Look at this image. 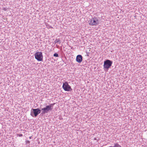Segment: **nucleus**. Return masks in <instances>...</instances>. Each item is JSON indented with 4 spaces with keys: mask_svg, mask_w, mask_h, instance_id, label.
Segmentation results:
<instances>
[{
    "mask_svg": "<svg viewBox=\"0 0 147 147\" xmlns=\"http://www.w3.org/2000/svg\"><path fill=\"white\" fill-rule=\"evenodd\" d=\"M26 143H29V144L30 143V141H28V140H26Z\"/></svg>",
    "mask_w": 147,
    "mask_h": 147,
    "instance_id": "nucleus-11",
    "label": "nucleus"
},
{
    "mask_svg": "<svg viewBox=\"0 0 147 147\" xmlns=\"http://www.w3.org/2000/svg\"><path fill=\"white\" fill-rule=\"evenodd\" d=\"M88 23L90 25L96 26L99 24V21L98 18L94 17L89 20Z\"/></svg>",
    "mask_w": 147,
    "mask_h": 147,
    "instance_id": "nucleus-1",
    "label": "nucleus"
},
{
    "mask_svg": "<svg viewBox=\"0 0 147 147\" xmlns=\"http://www.w3.org/2000/svg\"><path fill=\"white\" fill-rule=\"evenodd\" d=\"M32 137V136H30V137H29V138H30V139Z\"/></svg>",
    "mask_w": 147,
    "mask_h": 147,
    "instance_id": "nucleus-13",
    "label": "nucleus"
},
{
    "mask_svg": "<svg viewBox=\"0 0 147 147\" xmlns=\"http://www.w3.org/2000/svg\"><path fill=\"white\" fill-rule=\"evenodd\" d=\"M30 115H31L32 116V117H33V114H32V113H31V114H30Z\"/></svg>",
    "mask_w": 147,
    "mask_h": 147,
    "instance_id": "nucleus-12",
    "label": "nucleus"
},
{
    "mask_svg": "<svg viewBox=\"0 0 147 147\" xmlns=\"http://www.w3.org/2000/svg\"><path fill=\"white\" fill-rule=\"evenodd\" d=\"M62 87L65 91H71L72 90L70 86L69 85L67 82H65L63 83Z\"/></svg>",
    "mask_w": 147,
    "mask_h": 147,
    "instance_id": "nucleus-5",
    "label": "nucleus"
},
{
    "mask_svg": "<svg viewBox=\"0 0 147 147\" xmlns=\"http://www.w3.org/2000/svg\"><path fill=\"white\" fill-rule=\"evenodd\" d=\"M53 56L54 57H58V54L57 53H55L54 54Z\"/></svg>",
    "mask_w": 147,
    "mask_h": 147,
    "instance_id": "nucleus-9",
    "label": "nucleus"
},
{
    "mask_svg": "<svg viewBox=\"0 0 147 147\" xmlns=\"http://www.w3.org/2000/svg\"><path fill=\"white\" fill-rule=\"evenodd\" d=\"M114 147H121V146L117 144H115V146Z\"/></svg>",
    "mask_w": 147,
    "mask_h": 147,
    "instance_id": "nucleus-8",
    "label": "nucleus"
},
{
    "mask_svg": "<svg viewBox=\"0 0 147 147\" xmlns=\"http://www.w3.org/2000/svg\"><path fill=\"white\" fill-rule=\"evenodd\" d=\"M82 60V57L81 55H78L77 56L76 58V61L79 63H81Z\"/></svg>",
    "mask_w": 147,
    "mask_h": 147,
    "instance_id": "nucleus-7",
    "label": "nucleus"
},
{
    "mask_svg": "<svg viewBox=\"0 0 147 147\" xmlns=\"http://www.w3.org/2000/svg\"><path fill=\"white\" fill-rule=\"evenodd\" d=\"M33 113L35 117H36L41 112V110L38 108L36 109H32Z\"/></svg>",
    "mask_w": 147,
    "mask_h": 147,
    "instance_id": "nucleus-6",
    "label": "nucleus"
},
{
    "mask_svg": "<svg viewBox=\"0 0 147 147\" xmlns=\"http://www.w3.org/2000/svg\"><path fill=\"white\" fill-rule=\"evenodd\" d=\"M112 64V61L107 59L104 62L103 67L104 69L108 70L110 67L111 66Z\"/></svg>",
    "mask_w": 147,
    "mask_h": 147,
    "instance_id": "nucleus-4",
    "label": "nucleus"
},
{
    "mask_svg": "<svg viewBox=\"0 0 147 147\" xmlns=\"http://www.w3.org/2000/svg\"><path fill=\"white\" fill-rule=\"evenodd\" d=\"M35 58L38 61H42L43 59L42 53L40 52H37L35 54Z\"/></svg>",
    "mask_w": 147,
    "mask_h": 147,
    "instance_id": "nucleus-3",
    "label": "nucleus"
},
{
    "mask_svg": "<svg viewBox=\"0 0 147 147\" xmlns=\"http://www.w3.org/2000/svg\"><path fill=\"white\" fill-rule=\"evenodd\" d=\"M55 103L51 104L49 105L46 106V107L42 108L41 111L43 114L47 113L49 111L53 109V107Z\"/></svg>",
    "mask_w": 147,
    "mask_h": 147,
    "instance_id": "nucleus-2",
    "label": "nucleus"
},
{
    "mask_svg": "<svg viewBox=\"0 0 147 147\" xmlns=\"http://www.w3.org/2000/svg\"><path fill=\"white\" fill-rule=\"evenodd\" d=\"M4 10L5 11V10H6V9H4Z\"/></svg>",
    "mask_w": 147,
    "mask_h": 147,
    "instance_id": "nucleus-14",
    "label": "nucleus"
},
{
    "mask_svg": "<svg viewBox=\"0 0 147 147\" xmlns=\"http://www.w3.org/2000/svg\"><path fill=\"white\" fill-rule=\"evenodd\" d=\"M18 136H19V137H21V136H23V135L22 134H18Z\"/></svg>",
    "mask_w": 147,
    "mask_h": 147,
    "instance_id": "nucleus-10",
    "label": "nucleus"
}]
</instances>
